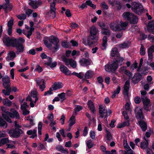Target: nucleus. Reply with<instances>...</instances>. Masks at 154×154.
I'll return each instance as SVG.
<instances>
[{"mask_svg": "<svg viewBox=\"0 0 154 154\" xmlns=\"http://www.w3.org/2000/svg\"><path fill=\"white\" fill-rule=\"evenodd\" d=\"M87 145L88 149H90L93 146L94 144L91 140H89L87 142Z\"/></svg>", "mask_w": 154, "mask_h": 154, "instance_id": "obj_51", "label": "nucleus"}, {"mask_svg": "<svg viewBox=\"0 0 154 154\" xmlns=\"http://www.w3.org/2000/svg\"><path fill=\"white\" fill-rule=\"evenodd\" d=\"M76 106V107L74 110L75 115L77 114V112L80 111L82 109V107L80 106L77 105Z\"/></svg>", "mask_w": 154, "mask_h": 154, "instance_id": "obj_58", "label": "nucleus"}, {"mask_svg": "<svg viewBox=\"0 0 154 154\" xmlns=\"http://www.w3.org/2000/svg\"><path fill=\"white\" fill-rule=\"evenodd\" d=\"M75 116H74L72 115L69 119V122L70 123L69 124V126L70 127L74 125L75 122Z\"/></svg>", "mask_w": 154, "mask_h": 154, "instance_id": "obj_32", "label": "nucleus"}, {"mask_svg": "<svg viewBox=\"0 0 154 154\" xmlns=\"http://www.w3.org/2000/svg\"><path fill=\"white\" fill-rule=\"evenodd\" d=\"M62 88L60 84L54 83L52 86V88L53 90H56L58 89H60Z\"/></svg>", "mask_w": 154, "mask_h": 154, "instance_id": "obj_39", "label": "nucleus"}, {"mask_svg": "<svg viewBox=\"0 0 154 154\" xmlns=\"http://www.w3.org/2000/svg\"><path fill=\"white\" fill-rule=\"evenodd\" d=\"M123 145L125 148V149L126 150L130 149V148L129 146V145H128L126 140H124Z\"/></svg>", "mask_w": 154, "mask_h": 154, "instance_id": "obj_62", "label": "nucleus"}, {"mask_svg": "<svg viewBox=\"0 0 154 154\" xmlns=\"http://www.w3.org/2000/svg\"><path fill=\"white\" fill-rule=\"evenodd\" d=\"M61 59L66 66H68L70 65L73 68H75L76 67V63L72 59L67 58L64 55H63L61 57Z\"/></svg>", "mask_w": 154, "mask_h": 154, "instance_id": "obj_4", "label": "nucleus"}, {"mask_svg": "<svg viewBox=\"0 0 154 154\" xmlns=\"http://www.w3.org/2000/svg\"><path fill=\"white\" fill-rule=\"evenodd\" d=\"M44 64L52 68L55 67L57 65V63L56 62H54L53 63L47 62L45 63Z\"/></svg>", "mask_w": 154, "mask_h": 154, "instance_id": "obj_43", "label": "nucleus"}, {"mask_svg": "<svg viewBox=\"0 0 154 154\" xmlns=\"http://www.w3.org/2000/svg\"><path fill=\"white\" fill-rule=\"evenodd\" d=\"M16 56L15 52L14 51H10L8 54V56L6 58L7 61H9L13 60Z\"/></svg>", "mask_w": 154, "mask_h": 154, "instance_id": "obj_21", "label": "nucleus"}, {"mask_svg": "<svg viewBox=\"0 0 154 154\" xmlns=\"http://www.w3.org/2000/svg\"><path fill=\"white\" fill-rule=\"evenodd\" d=\"M99 113L100 115V116L103 118L104 116V115L105 114H106L105 115V118L107 117L108 116L107 115V111L103 107L102 105H100L99 106Z\"/></svg>", "mask_w": 154, "mask_h": 154, "instance_id": "obj_17", "label": "nucleus"}, {"mask_svg": "<svg viewBox=\"0 0 154 154\" xmlns=\"http://www.w3.org/2000/svg\"><path fill=\"white\" fill-rule=\"evenodd\" d=\"M2 146L5 144H8L7 143L10 142V141L8 138H2L0 140Z\"/></svg>", "mask_w": 154, "mask_h": 154, "instance_id": "obj_42", "label": "nucleus"}, {"mask_svg": "<svg viewBox=\"0 0 154 154\" xmlns=\"http://www.w3.org/2000/svg\"><path fill=\"white\" fill-rule=\"evenodd\" d=\"M48 2H52L50 4V11L48 12L47 13V14H51L52 15H50L51 16L53 19H54L56 16V9L55 8V5L56 2L54 1V0H48Z\"/></svg>", "mask_w": 154, "mask_h": 154, "instance_id": "obj_5", "label": "nucleus"}, {"mask_svg": "<svg viewBox=\"0 0 154 154\" xmlns=\"http://www.w3.org/2000/svg\"><path fill=\"white\" fill-rule=\"evenodd\" d=\"M101 6L104 9L107 10L108 9V6L105 2H103L101 3Z\"/></svg>", "mask_w": 154, "mask_h": 154, "instance_id": "obj_60", "label": "nucleus"}, {"mask_svg": "<svg viewBox=\"0 0 154 154\" xmlns=\"http://www.w3.org/2000/svg\"><path fill=\"white\" fill-rule=\"evenodd\" d=\"M7 126V123L2 118L0 117V127L6 128Z\"/></svg>", "mask_w": 154, "mask_h": 154, "instance_id": "obj_29", "label": "nucleus"}, {"mask_svg": "<svg viewBox=\"0 0 154 154\" xmlns=\"http://www.w3.org/2000/svg\"><path fill=\"white\" fill-rule=\"evenodd\" d=\"M102 34L109 36L111 35V32L110 30L108 29L107 27L105 29H104L101 32Z\"/></svg>", "mask_w": 154, "mask_h": 154, "instance_id": "obj_31", "label": "nucleus"}, {"mask_svg": "<svg viewBox=\"0 0 154 154\" xmlns=\"http://www.w3.org/2000/svg\"><path fill=\"white\" fill-rule=\"evenodd\" d=\"M98 38L97 36L89 35L87 38V45L89 46H94L97 45Z\"/></svg>", "mask_w": 154, "mask_h": 154, "instance_id": "obj_7", "label": "nucleus"}, {"mask_svg": "<svg viewBox=\"0 0 154 154\" xmlns=\"http://www.w3.org/2000/svg\"><path fill=\"white\" fill-rule=\"evenodd\" d=\"M14 19L13 17H11V19L8 21V27H11L14 24Z\"/></svg>", "mask_w": 154, "mask_h": 154, "instance_id": "obj_48", "label": "nucleus"}, {"mask_svg": "<svg viewBox=\"0 0 154 154\" xmlns=\"http://www.w3.org/2000/svg\"><path fill=\"white\" fill-rule=\"evenodd\" d=\"M98 29L94 26H92L90 29V35L94 36H97Z\"/></svg>", "mask_w": 154, "mask_h": 154, "instance_id": "obj_25", "label": "nucleus"}, {"mask_svg": "<svg viewBox=\"0 0 154 154\" xmlns=\"http://www.w3.org/2000/svg\"><path fill=\"white\" fill-rule=\"evenodd\" d=\"M24 39L21 37H20L17 38L16 41V42L14 44L13 47H15L17 51L16 53L18 54L20 53H22L24 51V47L23 43L25 42Z\"/></svg>", "mask_w": 154, "mask_h": 154, "instance_id": "obj_2", "label": "nucleus"}, {"mask_svg": "<svg viewBox=\"0 0 154 154\" xmlns=\"http://www.w3.org/2000/svg\"><path fill=\"white\" fill-rule=\"evenodd\" d=\"M48 40L51 43L55 45V46L53 47V49L54 50V52H55L59 47V40L58 38L55 36H52L51 38H49Z\"/></svg>", "mask_w": 154, "mask_h": 154, "instance_id": "obj_9", "label": "nucleus"}, {"mask_svg": "<svg viewBox=\"0 0 154 154\" xmlns=\"http://www.w3.org/2000/svg\"><path fill=\"white\" fill-rule=\"evenodd\" d=\"M88 105L91 112H92L93 114H94L96 110L93 102L91 100L89 101L88 103Z\"/></svg>", "mask_w": 154, "mask_h": 154, "instance_id": "obj_27", "label": "nucleus"}, {"mask_svg": "<svg viewBox=\"0 0 154 154\" xmlns=\"http://www.w3.org/2000/svg\"><path fill=\"white\" fill-rule=\"evenodd\" d=\"M46 83L45 81H43V83L42 85H40L39 86V88L41 89L42 91H43L44 89L45 88Z\"/></svg>", "mask_w": 154, "mask_h": 154, "instance_id": "obj_59", "label": "nucleus"}, {"mask_svg": "<svg viewBox=\"0 0 154 154\" xmlns=\"http://www.w3.org/2000/svg\"><path fill=\"white\" fill-rule=\"evenodd\" d=\"M144 139L146 142L143 141L141 142L140 144V147L143 149L146 148L148 144V141L145 139Z\"/></svg>", "mask_w": 154, "mask_h": 154, "instance_id": "obj_34", "label": "nucleus"}, {"mask_svg": "<svg viewBox=\"0 0 154 154\" xmlns=\"http://www.w3.org/2000/svg\"><path fill=\"white\" fill-rule=\"evenodd\" d=\"M128 46V44L125 42H124L123 43L119 45V47L121 48H125Z\"/></svg>", "mask_w": 154, "mask_h": 154, "instance_id": "obj_54", "label": "nucleus"}, {"mask_svg": "<svg viewBox=\"0 0 154 154\" xmlns=\"http://www.w3.org/2000/svg\"><path fill=\"white\" fill-rule=\"evenodd\" d=\"M10 111H11L12 114V117H11V118H15L17 119H20L19 114L16 110L11 109Z\"/></svg>", "mask_w": 154, "mask_h": 154, "instance_id": "obj_24", "label": "nucleus"}, {"mask_svg": "<svg viewBox=\"0 0 154 154\" xmlns=\"http://www.w3.org/2000/svg\"><path fill=\"white\" fill-rule=\"evenodd\" d=\"M23 133V131L21 129L17 128L11 129L8 132L11 137L14 138L20 137Z\"/></svg>", "mask_w": 154, "mask_h": 154, "instance_id": "obj_3", "label": "nucleus"}, {"mask_svg": "<svg viewBox=\"0 0 154 154\" xmlns=\"http://www.w3.org/2000/svg\"><path fill=\"white\" fill-rule=\"evenodd\" d=\"M138 21V19L137 17L134 15L131 19V20H129L130 23L133 24H136L137 23Z\"/></svg>", "mask_w": 154, "mask_h": 154, "instance_id": "obj_37", "label": "nucleus"}, {"mask_svg": "<svg viewBox=\"0 0 154 154\" xmlns=\"http://www.w3.org/2000/svg\"><path fill=\"white\" fill-rule=\"evenodd\" d=\"M131 9L134 11L136 12L137 10L142 11L143 7L141 4H139L138 3L134 2L131 4Z\"/></svg>", "mask_w": 154, "mask_h": 154, "instance_id": "obj_14", "label": "nucleus"}, {"mask_svg": "<svg viewBox=\"0 0 154 154\" xmlns=\"http://www.w3.org/2000/svg\"><path fill=\"white\" fill-rule=\"evenodd\" d=\"M106 138L109 141H110L112 139V137L110 132L107 129H106Z\"/></svg>", "mask_w": 154, "mask_h": 154, "instance_id": "obj_38", "label": "nucleus"}, {"mask_svg": "<svg viewBox=\"0 0 154 154\" xmlns=\"http://www.w3.org/2000/svg\"><path fill=\"white\" fill-rule=\"evenodd\" d=\"M118 61L113 62L112 64H108L105 66V70L106 71L114 72L118 68Z\"/></svg>", "mask_w": 154, "mask_h": 154, "instance_id": "obj_6", "label": "nucleus"}, {"mask_svg": "<svg viewBox=\"0 0 154 154\" xmlns=\"http://www.w3.org/2000/svg\"><path fill=\"white\" fill-rule=\"evenodd\" d=\"M44 64L52 68L55 67L57 65V63L56 62H54L53 63L47 62L45 63Z\"/></svg>", "mask_w": 154, "mask_h": 154, "instance_id": "obj_44", "label": "nucleus"}, {"mask_svg": "<svg viewBox=\"0 0 154 154\" xmlns=\"http://www.w3.org/2000/svg\"><path fill=\"white\" fill-rule=\"evenodd\" d=\"M17 38H11L8 37L3 38V42L4 44L7 47L11 46L12 47L14 44L16 42V41Z\"/></svg>", "mask_w": 154, "mask_h": 154, "instance_id": "obj_8", "label": "nucleus"}, {"mask_svg": "<svg viewBox=\"0 0 154 154\" xmlns=\"http://www.w3.org/2000/svg\"><path fill=\"white\" fill-rule=\"evenodd\" d=\"M58 96H59L61 99H62V102H63L64 100L66 99L65 97V94L64 92H63L60 94H58Z\"/></svg>", "mask_w": 154, "mask_h": 154, "instance_id": "obj_49", "label": "nucleus"}, {"mask_svg": "<svg viewBox=\"0 0 154 154\" xmlns=\"http://www.w3.org/2000/svg\"><path fill=\"white\" fill-rule=\"evenodd\" d=\"M119 54V52L117 49L116 48H114L111 51V55L112 57H115L118 56Z\"/></svg>", "mask_w": 154, "mask_h": 154, "instance_id": "obj_36", "label": "nucleus"}, {"mask_svg": "<svg viewBox=\"0 0 154 154\" xmlns=\"http://www.w3.org/2000/svg\"><path fill=\"white\" fill-rule=\"evenodd\" d=\"M70 27L72 28L75 29L78 27H79V25L76 23L74 22H72L70 23Z\"/></svg>", "mask_w": 154, "mask_h": 154, "instance_id": "obj_64", "label": "nucleus"}, {"mask_svg": "<svg viewBox=\"0 0 154 154\" xmlns=\"http://www.w3.org/2000/svg\"><path fill=\"white\" fill-rule=\"evenodd\" d=\"M43 41L44 44L46 46L47 48L51 49L52 46V45L51 44L48 43V41L46 39H44Z\"/></svg>", "mask_w": 154, "mask_h": 154, "instance_id": "obj_50", "label": "nucleus"}, {"mask_svg": "<svg viewBox=\"0 0 154 154\" xmlns=\"http://www.w3.org/2000/svg\"><path fill=\"white\" fill-rule=\"evenodd\" d=\"M141 45V46L140 51V54L141 55H143L145 53V50H144L143 45L142 44Z\"/></svg>", "mask_w": 154, "mask_h": 154, "instance_id": "obj_55", "label": "nucleus"}, {"mask_svg": "<svg viewBox=\"0 0 154 154\" xmlns=\"http://www.w3.org/2000/svg\"><path fill=\"white\" fill-rule=\"evenodd\" d=\"M60 69L63 73H64L67 75H71V73L68 69L63 65H61L60 66Z\"/></svg>", "mask_w": 154, "mask_h": 154, "instance_id": "obj_15", "label": "nucleus"}, {"mask_svg": "<svg viewBox=\"0 0 154 154\" xmlns=\"http://www.w3.org/2000/svg\"><path fill=\"white\" fill-rule=\"evenodd\" d=\"M29 107V106L27 105V103L26 102H24L23 104L21 105V109L22 110H24L26 109L27 108H28Z\"/></svg>", "mask_w": 154, "mask_h": 154, "instance_id": "obj_53", "label": "nucleus"}, {"mask_svg": "<svg viewBox=\"0 0 154 154\" xmlns=\"http://www.w3.org/2000/svg\"><path fill=\"white\" fill-rule=\"evenodd\" d=\"M61 45L62 46L65 48H68L71 47L70 45L68 42H63L62 43Z\"/></svg>", "mask_w": 154, "mask_h": 154, "instance_id": "obj_46", "label": "nucleus"}, {"mask_svg": "<svg viewBox=\"0 0 154 154\" xmlns=\"http://www.w3.org/2000/svg\"><path fill=\"white\" fill-rule=\"evenodd\" d=\"M5 1L6 3L3 4L2 5L3 6V9L6 10L8 8L10 9V11H11L13 7L12 5L10 3L9 0H8V1L6 0Z\"/></svg>", "mask_w": 154, "mask_h": 154, "instance_id": "obj_23", "label": "nucleus"}, {"mask_svg": "<svg viewBox=\"0 0 154 154\" xmlns=\"http://www.w3.org/2000/svg\"><path fill=\"white\" fill-rule=\"evenodd\" d=\"M26 16L24 14H21L17 16V17L20 20H25L26 18Z\"/></svg>", "mask_w": 154, "mask_h": 154, "instance_id": "obj_52", "label": "nucleus"}, {"mask_svg": "<svg viewBox=\"0 0 154 154\" xmlns=\"http://www.w3.org/2000/svg\"><path fill=\"white\" fill-rule=\"evenodd\" d=\"M152 52L153 51H152L150 49H148V53L149 58V60H151L153 58Z\"/></svg>", "mask_w": 154, "mask_h": 154, "instance_id": "obj_56", "label": "nucleus"}, {"mask_svg": "<svg viewBox=\"0 0 154 154\" xmlns=\"http://www.w3.org/2000/svg\"><path fill=\"white\" fill-rule=\"evenodd\" d=\"M42 4V2L39 0L32 1L30 2L29 3V5L34 9L37 8L39 6Z\"/></svg>", "mask_w": 154, "mask_h": 154, "instance_id": "obj_16", "label": "nucleus"}, {"mask_svg": "<svg viewBox=\"0 0 154 154\" xmlns=\"http://www.w3.org/2000/svg\"><path fill=\"white\" fill-rule=\"evenodd\" d=\"M141 97L143 102L144 108L148 111L149 107L151 106L150 100L146 96H141Z\"/></svg>", "mask_w": 154, "mask_h": 154, "instance_id": "obj_10", "label": "nucleus"}, {"mask_svg": "<svg viewBox=\"0 0 154 154\" xmlns=\"http://www.w3.org/2000/svg\"><path fill=\"white\" fill-rule=\"evenodd\" d=\"M129 81L127 80L125 82V85L124 86V90L123 94L124 97L126 98L128 97V91L129 88Z\"/></svg>", "mask_w": 154, "mask_h": 154, "instance_id": "obj_13", "label": "nucleus"}, {"mask_svg": "<svg viewBox=\"0 0 154 154\" xmlns=\"http://www.w3.org/2000/svg\"><path fill=\"white\" fill-rule=\"evenodd\" d=\"M2 115L4 119L6 121L10 123L12 122L11 119L5 114L3 113H2Z\"/></svg>", "mask_w": 154, "mask_h": 154, "instance_id": "obj_33", "label": "nucleus"}, {"mask_svg": "<svg viewBox=\"0 0 154 154\" xmlns=\"http://www.w3.org/2000/svg\"><path fill=\"white\" fill-rule=\"evenodd\" d=\"M147 28L150 32L154 34V22H150L147 25Z\"/></svg>", "mask_w": 154, "mask_h": 154, "instance_id": "obj_22", "label": "nucleus"}, {"mask_svg": "<svg viewBox=\"0 0 154 154\" xmlns=\"http://www.w3.org/2000/svg\"><path fill=\"white\" fill-rule=\"evenodd\" d=\"M98 24L103 30L104 29H105L107 28L105 23L103 22H99L98 23Z\"/></svg>", "mask_w": 154, "mask_h": 154, "instance_id": "obj_47", "label": "nucleus"}, {"mask_svg": "<svg viewBox=\"0 0 154 154\" xmlns=\"http://www.w3.org/2000/svg\"><path fill=\"white\" fill-rule=\"evenodd\" d=\"M2 80L3 82V86L6 90L3 89L2 93L5 95H9L10 92L12 91V89L11 87V83L10 78L8 76H5L2 79Z\"/></svg>", "mask_w": 154, "mask_h": 154, "instance_id": "obj_1", "label": "nucleus"}, {"mask_svg": "<svg viewBox=\"0 0 154 154\" xmlns=\"http://www.w3.org/2000/svg\"><path fill=\"white\" fill-rule=\"evenodd\" d=\"M92 72L91 70H89L85 73V77L86 79H89L92 77Z\"/></svg>", "mask_w": 154, "mask_h": 154, "instance_id": "obj_40", "label": "nucleus"}, {"mask_svg": "<svg viewBox=\"0 0 154 154\" xmlns=\"http://www.w3.org/2000/svg\"><path fill=\"white\" fill-rule=\"evenodd\" d=\"M115 5H116V6L118 10H119L121 9L122 6L121 3L119 1H118L117 2H116Z\"/></svg>", "mask_w": 154, "mask_h": 154, "instance_id": "obj_63", "label": "nucleus"}, {"mask_svg": "<svg viewBox=\"0 0 154 154\" xmlns=\"http://www.w3.org/2000/svg\"><path fill=\"white\" fill-rule=\"evenodd\" d=\"M56 149L59 151H61L62 153H65V154H67L68 152L67 150L64 149V148L61 146H58L56 147Z\"/></svg>", "mask_w": 154, "mask_h": 154, "instance_id": "obj_30", "label": "nucleus"}, {"mask_svg": "<svg viewBox=\"0 0 154 154\" xmlns=\"http://www.w3.org/2000/svg\"><path fill=\"white\" fill-rule=\"evenodd\" d=\"M142 78V75L140 73L135 74L133 77L132 78V82L136 84L138 83Z\"/></svg>", "mask_w": 154, "mask_h": 154, "instance_id": "obj_18", "label": "nucleus"}, {"mask_svg": "<svg viewBox=\"0 0 154 154\" xmlns=\"http://www.w3.org/2000/svg\"><path fill=\"white\" fill-rule=\"evenodd\" d=\"M6 99L7 100L5 99H4L3 100V104L7 106H11L12 104L11 101L9 100L7 98H6Z\"/></svg>", "mask_w": 154, "mask_h": 154, "instance_id": "obj_35", "label": "nucleus"}, {"mask_svg": "<svg viewBox=\"0 0 154 154\" xmlns=\"http://www.w3.org/2000/svg\"><path fill=\"white\" fill-rule=\"evenodd\" d=\"M134 14L129 12H125L122 14L123 18L126 20L129 21L133 17Z\"/></svg>", "mask_w": 154, "mask_h": 154, "instance_id": "obj_19", "label": "nucleus"}, {"mask_svg": "<svg viewBox=\"0 0 154 154\" xmlns=\"http://www.w3.org/2000/svg\"><path fill=\"white\" fill-rule=\"evenodd\" d=\"M123 114L124 116V118L127 121L124 122L123 124H121V125H119L117 128H122L125 127V126H128L129 125V117L128 115V112L126 111H124L123 112Z\"/></svg>", "mask_w": 154, "mask_h": 154, "instance_id": "obj_12", "label": "nucleus"}, {"mask_svg": "<svg viewBox=\"0 0 154 154\" xmlns=\"http://www.w3.org/2000/svg\"><path fill=\"white\" fill-rule=\"evenodd\" d=\"M34 28L33 27H31L30 29L28 31V33L26 35L27 37L28 38H30V36L32 35V32L34 31Z\"/></svg>", "mask_w": 154, "mask_h": 154, "instance_id": "obj_57", "label": "nucleus"}, {"mask_svg": "<svg viewBox=\"0 0 154 154\" xmlns=\"http://www.w3.org/2000/svg\"><path fill=\"white\" fill-rule=\"evenodd\" d=\"M37 92L35 91H32L31 93V95L33 97L35 98V100L34 101V103H35L38 100V98L37 97Z\"/></svg>", "mask_w": 154, "mask_h": 154, "instance_id": "obj_41", "label": "nucleus"}, {"mask_svg": "<svg viewBox=\"0 0 154 154\" xmlns=\"http://www.w3.org/2000/svg\"><path fill=\"white\" fill-rule=\"evenodd\" d=\"M79 63L82 66H87L90 64V62L85 58H82L79 60Z\"/></svg>", "mask_w": 154, "mask_h": 154, "instance_id": "obj_26", "label": "nucleus"}, {"mask_svg": "<svg viewBox=\"0 0 154 154\" xmlns=\"http://www.w3.org/2000/svg\"><path fill=\"white\" fill-rule=\"evenodd\" d=\"M138 124L143 131H145L147 128L146 123L144 120H140L138 122Z\"/></svg>", "mask_w": 154, "mask_h": 154, "instance_id": "obj_20", "label": "nucleus"}, {"mask_svg": "<svg viewBox=\"0 0 154 154\" xmlns=\"http://www.w3.org/2000/svg\"><path fill=\"white\" fill-rule=\"evenodd\" d=\"M107 37L104 36L102 39V46L103 47V50L105 49L107 45Z\"/></svg>", "mask_w": 154, "mask_h": 154, "instance_id": "obj_28", "label": "nucleus"}, {"mask_svg": "<svg viewBox=\"0 0 154 154\" xmlns=\"http://www.w3.org/2000/svg\"><path fill=\"white\" fill-rule=\"evenodd\" d=\"M128 24V22L126 21L121 23L120 26L122 30H125L126 29V27Z\"/></svg>", "mask_w": 154, "mask_h": 154, "instance_id": "obj_45", "label": "nucleus"}, {"mask_svg": "<svg viewBox=\"0 0 154 154\" xmlns=\"http://www.w3.org/2000/svg\"><path fill=\"white\" fill-rule=\"evenodd\" d=\"M118 1L117 0H108L109 3L113 6L115 5L116 2Z\"/></svg>", "mask_w": 154, "mask_h": 154, "instance_id": "obj_61", "label": "nucleus"}, {"mask_svg": "<svg viewBox=\"0 0 154 154\" xmlns=\"http://www.w3.org/2000/svg\"><path fill=\"white\" fill-rule=\"evenodd\" d=\"M134 112L137 119L142 120L144 118L142 109L139 107H136L135 109Z\"/></svg>", "mask_w": 154, "mask_h": 154, "instance_id": "obj_11", "label": "nucleus"}]
</instances>
